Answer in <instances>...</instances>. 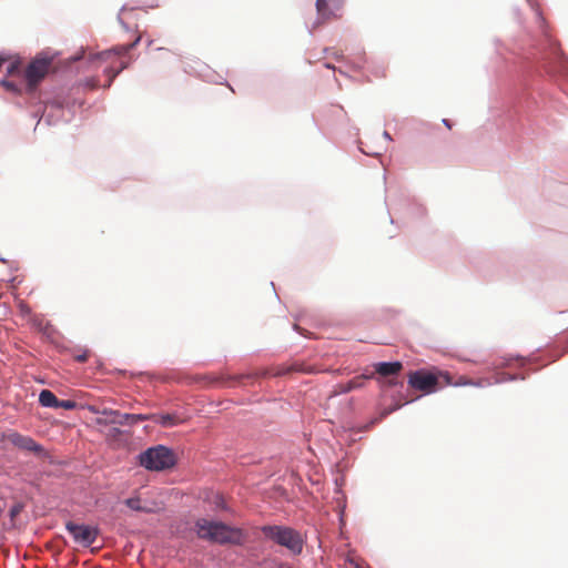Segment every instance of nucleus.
I'll list each match as a JSON object with an SVG mask.
<instances>
[{
    "instance_id": "dca6fc26",
    "label": "nucleus",
    "mask_w": 568,
    "mask_h": 568,
    "mask_svg": "<svg viewBox=\"0 0 568 568\" xmlns=\"http://www.w3.org/2000/svg\"><path fill=\"white\" fill-rule=\"evenodd\" d=\"M159 423L164 427L173 426L176 424V417L170 414L162 415L159 418Z\"/></svg>"
},
{
    "instance_id": "f03ea898",
    "label": "nucleus",
    "mask_w": 568,
    "mask_h": 568,
    "mask_svg": "<svg viewBox=\"0 0 568 568\" xmlns=\"http://www.w3.org/2000/svg\"><path fill=\"white\" fill-rule=\"evenodd\" d=\"M195 529L199 538L219 544H241L242 532L239 529L231 528L223 523L199 519L195 523Z\"/></svg>"
},
{
    "instance_id": "b1692460",
    "label": "nucleus",
    "mask_w": 568,
    "mask_h": 568,
    "mask_svg": "<svg viewBox=\"0 0 568 568\" xmlns=\"http://www.w3.org/2000/svg\"><path fill=\"white\" fill-rule=\"evenodd\" d=\"M78 359L83 362V361H85V356H80Z\"/></svg>"
},
{
    "instance_id": "9d476101",
    "label": "nucleus",
    "mask_w": 568,
    "mask_h": 568,
    "mask_svg": "<svg viewBox=\"0 0 568 568\" xmlns=\"http://www.w3.org/2000/svg\"><path fill=\"white\" fill-rule=\"evenodd\" d=\"M125 505L135 511H142L146 514L158 513L162 509V505L156 501L142 500L140 497H131L125 499Z\"/></svg>"
},
{
    "instance_id": "ddd939ff",
    "label": "nucleus",
    "mask_w": 568,
    "mask_h": 568,
    "mask_svg": "<svg viewBox=\"0 0 568 568\" xmlns=\"http://www.w3.org/2000/svg\"><path fill=\"white\" fill-rule=\"evenodd\" d=\"M145 416L143 415H134V414H119L118 412H113L109 409V424H134L138 420H144Z\"/></svg>"
},
{
    "instance_id": "39448f33",
    "label": "nucleus",
    "mask_w": 568,
    "mask_h": 568,
    "mask_svg": "<svg viewBox=\"0 0 568 568\" xmlns=\"http://www.w3.org/2000/svg\"><path fill=\"white\" fill-rule=\"evenodd\" d=\"M176 457L172 449L158 445L140 454V464L149 470H164L175 465Z\"/></svg>"
},
{
    "instance_id": "412c9836",
    "label": "nucleus",
    "mask_w": 568,
    "mask_h": 568,
    "mask_svg": "<svg viewBox=\"0 0 568 568\" xmlns=\"http://www.w3.org/2000/svg\"><path fill=\"white\" fill-rule=\"evenodd\" d=\"M18 63H10V65L8 67L7 71L9 74H13L16 71H18Z\"/></svg>"
},
{
    "instance_id": "7ed1b4c3",
    "label": "nucleus",
    "mask_w": 568,
    "mask_h": 568,
    "mask_svg": "<svg viewBox=\"0 0 568 568\" xmlns=\"http://www.w3.org/2000/svg\"><path fill=\"white\" fill-rule=\"evenodd\" d=\"M265 538L285 547L291 554L300 555L303 551L302 535L287 526L267 525L261 528Z\"/></svg>"
},
{
    "instance_id": "5701e85b",
    "label": "nucleus",
    "mask_w": 568,
    "mask_h": 568,
    "mask_svg": "<svg viewBox=\"0 0 568 568\" xmlns=\"http://www.w3.org/2000/svg\"><path fill=\"white\" fill-rule=\"evenodd\" d=\"M355 567H356V568H369L368 566L364 567V566H362V565H359V564H356V566H355Z\"/></svg>"
},
{
    "instance_id": "aec40b11",
    "label": "nucleus",
    "mask_w": 568,
    "mask_h": 568,
    "mask_svg": "<svg viewBox=\"0 0 568 568\" xmlns=\"http://www.w3.org/2000/svg\"><path fill=\"white\" fill-rule=\"evenodd\" d=\"M132 13H133L132 10H122L120 13V21L124 22L125 20L129 19V16H131Z\"/></svg>"
},
{
    "instance_id": "9b49d317",
    "label": "nucleus",
    "mask_w": 568,
    "mask_h": 568,
    "mask_svg": "<svg viewBox=\"0 0 568 568\" xmlns=\"http://www.w3.org/2000/svg\"><path fill=\"white\" fill-rule=\"evenodd\" d=\"M341 0H316L317 23L322 24L337 16L329 9L328 4L332 3L335 9H339Z\"/></svg>"
},
{
    "instance_id": "6e6552de",
    "label": "nucleus",
    "mask_w": 568,
    "mask_h": 568,
    "mask_svg": "<svg viewBox=\"0 0 568 568\" xmlns=\"http://www.w3.org/2000/svg\"><path fill=\"white\" fill-rule=\"evenodd\" d=\"M6 439L19 449L41 455L44 449L30 436L22 435L18 432H10L6 435Z\"/></svg>"
},
{
    "instance_id": "20e7f679",
    "label": "nucleus",
    "mask_w": 568,
    "mask_h": 568,
    "mask_svg": "<svg viewBox=\"0 0 568 568\" xmlns=\"http://www.w3.org/2000/svg\"><path fill=\"white\" fill-rule=\"evenodd\" d=\"M408 383L413 388L430 394L443 386L449 385L450 376L439 371L427 372L420 369L409 374Z\"/></svg>"
},
{
    "instance_id": "0eeeda50",
    "label": "nucleus",
    "mask_w": 568,
    "mask_h": 568,
    "mask_svg": "<svg viewBox=\"0 0 568 568\" xmlns=\"http://www.w3.org/2000/svg\"><path fill=\"white\" fill-rule=\"evenodd\" d=\"M52 64L51 58L37 57L33 59L24 71L28 84L34 88L49 72Z\"/></svg>"
},
{
    "instance_id": "f3484780",
    "label": "nucleus",
    "mask_w": 568,
    "mask_h": 568,
    "mask_svg": "<svg viewBox=\"0 0 568 568\" xmlns=\"http://www.w3.org/2000/svg\"><path fill=\"white\" fill-rule=\"evenodd\" d=\"M75 403L73 400L67 399V400H58V408H64V409H73L75 407Z\"/></svg>"
},
{
    "instance_id": "f257e3e1",
    "label": "nucleus",
    "mask_w": 568,
    "mask_h": 568,
    "mask_svg": "<svg viewBox=\"0 0 568 568\" xmlns=\"http://www.w3.org/2000/svg\"><path fill=\"white\" fill-rule=\"evenodd\" d=\"M313 372L314 369L311 366L302 362H293L291 364H284L273 368L257 369L247 374L221 376L219 379H216V382L221 381L222 383H225L227 385H244L246 381H253L260 377L285 376L292 373L311 374Z\"/></svg>"
},
{
    "instance_id": "4be33fe9",
    "label": "nucleus",
    "mask_w": 568,
    "mask_h": 568,
    "mask_svg": "<svg viewBox=\"0 0 568 568\" xmlns=\"http://www.w3.org/2000/svg\"><path fill=\"white\" fill-rule=\"evenodd\" d=\"M444 124H445L448 129H450V128H452V126H450V123L448 122V120H444Z\"/></svg>"
},
{
    "instance_id": "4468645a",
    "label": "nucleus",
    "mask_w": 568,
    "mask_h": 568,
    "mask_svg": "<svg viewBox=\"0 0 568 568\" xmlns=\"http://www.w3.org/2000/svg\"><path fill=\"white\" fill-rule=\"evenodd\" d=\"M375 372L381 376H392L398 374L403 365L400 362H381L374 365Z\"/></svg>"
},
{
    "instance_id": "a211bd4d",
    "label": "nucleus",
    "mask_w": 568,
    "mask_h": 568,
    "mask_svg": "<svg viewBox=\"0 0 568 568\" xmlns=\"http://www.w3.org/2000/svg\"><path fill=\"white\" fill-rule=\"evenodd\" d=\"M1 84L9 91H17V87L13 82H10V81H7V80H2L1 81Z\"/></svg>"
},
{
    "instance_id": "1a4fd4ad",
    "label": "nucleus",
    "mask_w": 568,
    "mask_h": 568,
    "mask_svg": "<svg viewBox=\"0 0 568 568\" xmlns=\"http://www.w3.org/2000/svg\"><path fill=\"white\" fill-rule=\"evenodd\" d=\"M140 39H141V37L138 36V37H135V39L133 41L124 43V44L115 45L114 48H112V50H109V59L111 58V54H114L120 58L119 67L114 70L112 75L109 74V83L111 82L112 78H114L121 70H123L124 68H126L129 65L130 59L126 58L124 54L130 49L135 47L138 44V42L140 41ZM110 72H111V70H109V73Z\"/></svg>"
},
{
    "instance_id": "6ab92c4d",
    "label": "nucleus",
    "mask_w": 568,
    "mask_h": 568,
    "mask_svg": "<svg viewBox=\"0 0 568 568\" xmlns=\"http://www.w3.org/2000/svg\"><path fill=\"white\" fill-rule=\"evenodd\" d=\"M22 510V506L17 504L14 505L11 509H10V517L11 518H14L17 515L20 514V511Z\"/></svg>"
},
{
    "instance_id": "f8f14e48",
    "label": "nucleus",
    "mask_w": 568,
    "mask_h": 568,
    "mask_svg": "<svg viewBox=\"0 0 568 568\" xmlns=\"http://www.w3.org/2000/svg\"><path fill=\"white\" fill-rule=\"evenodd\" d=\"M373 375H359L355 376L353 379L345 384H338L335 387L334 394H346L348 392H352L354 389L361 388L364 386L365 381L372 378Z\"/></svg>"
},
{
    "instance_id": "423d86ee",
    "label": "nucleus",
    "mask_w": 568,
    "mask_h": 568,
    "mask_svg": "<svg viewBox=\"0 0 568 568\" xmlns=\"http://www.w3.org/2000/svg\"><path fill=\"white\" fill-rule=\"evenodd\" d=\"M65 528L74 542L81 547H91L98 537V529L89 525H80L68 521Z\"/></svg>"
},
{
    "instance_id": "2eb2a0df",
    "label": "nucleus",
    "mask_w": 568,
    "mask_h": 568,
    "mask_svg": "<svg viewBox=\"0 0 568 568\" xmlns=\"http://www.w3.org/2000/svg\"><path fill=\"white\" fill-rule=\"evenodd\" d=\"M58 400L57 396L49 389L41 390L39 395V403L43 407L58 408Z\"/></svg>"
}]
</instances>
